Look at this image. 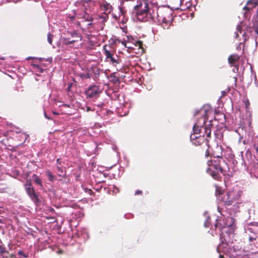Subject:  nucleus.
<instances>
[{
	"mask_svg": "<svg viewBox=\"0 0 258 258\" xmlns=\"http://www.w3.org/2000/svg\"><path fill=\"white\" fill-rule=\"evenodd\" d=\"M209 167L207 172L214 179L220 180L221 176L219 172L225 175L229 170L227 163L223 158H216L207 162Z\"/></svg>",
	"mask_w": 258,
	"mask_h": 258,
	"instance_id": "obj_1",
	"label": "nucleus"
},
{
	"mask_svg": "<svg viewBox=\"0 0 258 258\" xmlns=\"http://www.w3.org/2000/svg\"><path fill=\"white\" fill-rule=\"evenodd\" d=\"M154 7L147 0H143L135 7L137 19L142 22L147 21L149 19L155 18Z\"/></svg>",
	"mask_w": 258,
	"mask_h": 258,
	"instance_id": "obj_2",
	"label": "nucleus"
},
{
	"mask_svg": "<svg viewBox=\"0 0 258 258\" xmlns=\"http://www.w3.org/2000/svg\"><path fill=\"white\" fill-rule=\"evenodd\" d=\"M155 17L164 29H168L172 24V12L166 7L156 8Z\"/></svg>",
	"mask_w": 258,
	"mask_h": 258,
	"instance_id": "obj_3",
	"label": "nucleus"
},
{
	"mask_svg": "<svg viewBox=\"0 0 258 258\" xmlns=\"http://www.w3.org/2000/svg\"><path fill=\"white\" fill-rule=\"evenodd\" d=\"M201 120L202 121V123H200L199 121L198 122L196 123L192 128L193 134H195V136H197V134L200 133L203 134H206L207 138H210L211 135V127L212 125L211 124H209L208 125L205 124L206 122V112L205 111L204 113L202 114V116L201 117Z\"/></svg>",
	"mask_w": 258,
	"mask_h": 258,
	"instance_id": "obj_4",
	"label": "nucleus"
},
{
	"mask_svg": "<svg viewBox=\"0 0 258 258\" xmlns=\"http://www.w3.org/2000/svg\"><path fill=\"white\" fill-rule=\"evenodd\" d=\"M209 139L208 138H206L205 137V134H202V135H200L199 136H195V134H191L190 135V141L192 142V144L195 146H202L203 144H205L206 146L209 147Z\"/></svg>",
	"mask_w": 258,
	"mask_h": 258,
	"instance_id": "obj_5",
	"label": "nucleus"
},
{
	"mask_svg": "<svg viewBox=\"0 0 258 258\" xmlns=\"http://www.w3.org/2000/svg\"><path fill=\"white\" fill-rule=\"evenodd\" d=\"M234 201V193L233 191L226 193L220 200V201L224 202L226 206H228L232 205Z\"/></svg>",
	"mask_w": 258,
	"mask_h": 258,
	"instance_id": "obj_6",
	"label": "nucleus"
},
{
	"mask_svg": "<svg viewBox=\"0 0 258 258\" xmlns=\"http://www.w3.org/2000/svg\"><path fill=\"white\" fill-rule=\"evenodd\" d=\"M101 91L98 86L93 85L89 87L86 91L85 94L89 98H92L99 95Z\"/></svg>",
	"mask_w": 258,
	"mask_h": 258,
	"instance_id": "obj_7",
	"label": "nucleus"
},
{
	"mask_svg": "<svg viewBox=\"0 0 258 258\" xmlns=\"http://www.w3.org/2000/svg\"><path fill=\"white\" fill-rule=\"evenodd\" d=\"M258 5V0H248L246 5L243 7V10L245 11L244 15H246L247 12L253 10Z\"/></svg>",
	"mask_w": 258,
	"mask_h": 258,
	"instance_id": "obj_8",
	"label": "nucleus"
},
{
	"mask_svg": "<svg viewBox=\"0 0 258 258\" xmlns=\"http://www.w3.org/2000/svg\"><path fill=\"white\" fill-rule=\"evenodd\" d=\"M27 194L29 195L30 199L35 203L37 204L39 202L40 200L38 198V195L35 192L34 188L28 187L26 190Z\"/></svg>",
	"mask_w": 258,
	"mask_h": 258,
	"instance_id": "obj_9",
	"label": "nucleus"
},
{
	"mask_svg": "<svg viewBox=\"0 0 258 258\" xmlns=\"http://www.w3.org/2000/svg\"><path fill=\"white\" fill-rule=\"evenodd\" d=\"M222 149L221 146L217 145L212 150V155L213 159L222 158Z\"/></svg>",
	"mask_w": 258,
	"mask_h": 258,
	"instance_id": "obj_10",
	"label": "nucleus"
},
{
	"mask_svg": "<svg viewBox=\"0 0 258 258\" xmlns=\"http://www.w3.org/2000/svg\"><path fill=\"white\" fill-rule=\"evenodd\" d=\"M243 31V38L244 41H246L249 38V35H252V32L254 30L251 27V25L249 24L248 26L244 27L243 30H242Z\"/></svg>",
	"mask_w": 258,
	"mask_h": 258,
	"instance_id": "obj_11",
	"label": "nucleus"
},
{
	"mask_svg": "<svg viewBox=\"0 0 258 258\" xmlns=\"http://www.w3.org/2000/svg\"><path fill=\"white\" fill-rule=\"evenodd\" d=\"M225 218L222 217L218 218L215 223L214 226L215 229H219L220 230H222L224 228H226V223H225Z\"/></svg>",
	"mask_w": 258,
	"mask_h": 258,
	"instance_id": "obj_12",
	"label": "nucleus"
},
{
	"mask_svg": "<svg viewBox=\"0 0 258 258\" xmlns=\"http://www.w3.org/2000/svg\"><path fill=\"white\" fill-rule=\"evenodd\" d=\"M226 227H229L231 230H234L236 227L235 219L231 217H227L225 218Z\"/></svg>",
	"mask_w": 258,
	"mask_h": 258,
	"instance_id": "obj_13",
	"label": "nucleus"
},
{
	"mask_svg": "<svg viewBox=\"0 0 258 258\" xmlns=\"http://www.w3.org/2000/svg\"><path fill=\"white\" fill-rule=\"evenodd\" d=\"M192 6L190 0H180V9L182 11H185L189 9Z\"/></svg>",
	"mask_w": 258,
	"mask_h": 258,
	"instance_id": "obj_14",
	"label": "nucleus"
},
{
	"mask_svg": "<svg viewBox=\"0 0 258 258\" xmlns=\"http://www.w3.org/2000/svg\"><path fill=\"white\" fill-rule=\"evenodd\" d=\"M126 14L125 11L124 10V9L122 7L118 8V12L117 14L115 13H112V17L115 20H117L119 19L120 17L123 16V19H124L125 15Z\"/></svg>",
	"mask_w": 258,
	"mask_h": 258,
	"instance_id": "obj_15",
	"label": "nucleus"
},
{
	"mask_svg": "<svg viewBox=\"0 0 258 258\" xmlns=\"http://www.w3.org/2000/svg\"><path fill=\"white\" fill-rule=\"evenodd\" d=\"M253 29L256 35H258V16H255L252 18L251 22L249 24Z\"/></svg>",
	"mask_w": 258,
	"mask_h": 258,
	"instance_id": "obj_16",
	"label": "nucleus"
},
{
	"mask_svg": "<svg viewBox=\"0 0 258 258\" xmlns=\"http://www.w3.org/2000/svg\"><path fill=\"white\" fill-rule=\"evenodd\" d=\"M239 59V56L237 54L230 55L228 57V62L232 67H235L236 62Z\"/></svg>",
	"mask_w": 258,
	"mask_h": 258,
	"instance_id": "obj_17",
	"label": "nucleus"
},
{
	"mask_svg": "<svg viewBox=\"0 0 258 258\" xmlns=\"http://www.w3.org/2000/svg\"><path fill=\"white\" fill-rule=\"evenodd\" d=\"M226 194L224 193V191L222 189L221 187L216 186V195L219 201L223 197L224 195Z\"/></svg>",
	"mask_w": 258,
	"mask_h": 258,
	"instance_id": "obj_18",
	"label": "nucleus"
},
{
	"mask_svg": "<svg viewBox=\"0 0 258 258\" xmlns=\"http://www.w3.org/2000/svg\"><path fill=\"white\" fill-rule=\"evenodd\" d=\"M29 137V135L25 133H21L18 136L19 140L22 142V144L25 143Z\"/></svg>",
	"mask_w": 258,
	"mask_h": 258,
	"instance_id": "obj_19",
	"label": "nucleus"
},
{
	"mask_svg": "<svg viewBox=\"0 0 258 258\" xmlns=\"http://www.w3.org/2000/svg\"><path fill=\"white\" fill-rule=\"evenodd\" d=\"M78 41H79V39L70 40L69 39H68V38H63L62 40V43L64 45H69L70 44H73L75 42H77Z\"/></svg>",
	"mask_w": 258,
	"mask_h": 258,
	"instance_id": "obj_20",
	"label": "nucleus"
},
{
	"mask_svg": "<svg viewBox=\"0 0 258 258\" xmlns=\"http://www.w3.org/2000/svg\"><path fill=\"white\" fill-rule=\"evenodd\" d=\"M82 18L84 19L85 21L88 22H92L93 20V19L92 16L90 15L88 13L85 12L83 14Z\"/></svg>",
	"mask_w": 258,
	"mask_h": 258,
	"instance_id": "obj_21",
	"label": "nucleus"
},
{
	"mask_svg": "<svg viewBox=\"0 0 258 258\" xmlns=\"http://www.w3.org/2000/svg\"><path fill=\"white\" fill-rule=\"evenodd\" d=\"M109 61L114 66H116L117 64H119L121 62L120 59L117 56H116V57L112 56L109 59Z\"/></svg>",
	"mask_w": 258,
	"mask_h": 258,
	"instance_id": "obj_22",
	"label": "nucleus"
},
{
	"mask_svg": "<svg viewBox=\"0 0 258 258\" xmlns=\"http://www.w3.org/2000/svg\"><path fill=\"white\" fill-rule=\"evenodd\" d=\"M32 177L36 184L42 187V181L41 179L36 174H33Z\"/></svg>",
	"mask_w": 258,
	"mask_h": 258,
	"instance_id": "obj_23",
	"label": "nucleus"
},
{
	"mask_svg": "<svg viewBox=\"0 0 258 258\" xmlns=\"http://www.w3.org/2000/svg\"><path fill=\"white\" fill-rule=\"evenodd\" d=\"M103 49L104 50V54L106 56V58L109 59L113 56L112 54L109 50L107 49L106 45H105L103 47Z\"/></svg>",
	"mask_w": 258,
	"mask_h": 258,
	"instance_id": "obj_24",
	"label": "nucleus"
},
{
	"mask_svg": "<svg viewBox=\"0 0 258 258\" xmlns=\"http://www.w3.org/2000/svg\"><path fill=\"white\" fill-rule=\"evenodd\" d=\"M243 26L238 25L236 27V32H235V38H237L239 36V33H242Z\"/></svg>",
	"mask_w": 258,
	"mask_h": 258,
	"instance_id": "obj_25",
	"label": "nucleus"
},
{
	"mask_svg": "<svg viewBox=\"0 0 258 258\" xmlns=\"http://www.w3.org/2000/svg\"><path fill=\"white\" fill-rule=\"evenodd\" d=\"M70 33L73 37L78 38L79 40H81L82 39V36L80 35L76 31L70 32Z\"/></svg>",
	"mask_w": 258,
	"mask_h": 258,
	"instance_id": "obj_26",
	"label": "nucleus"
},
{
	"mask_svg": "<svg viewBox=\"0 0 258 258\" xmlns=\"http://www.w3.org/2000/svg\"><path fill=\"white\" fill-rule=\"evenodd\" d=\"M110 78H111V81L114 83H119V79L118 77L115 76L114 74H112L110 75Z\"/></svg>",
	"mask_w": 258,
	"mask_h": 258,
	"instance_id": "obj_27",
	"label": "nucleus"
},
{
	"mask_svg": "<svg viewBox=\"0 0 258 258\" xmlns=\"http://www.w3.org/2000/svg\"><path fill=\"white\" fill-rule=\"evenodd\" d=\"M5 253H8V252L6 250V248L4 246L0 245V258H4L3 254Z\"/></svg>",
	"mask_w": 258,
	"mask_h": 258,
	"instance_id": "obj_28",
	"label": "nucleus"
},
{
	"mask_svg": "<svg viewBox=\"0 0 258 258\" xmlns=\"http://www.w3.org/2000/svg\"><path fill=\"white\" fill-rule=\"evenodd\" d=\"M99 18L102 20L103 22H106L108 19V15L106 13H104L99 16Z\"/></svg>",
	"mask_w": 258,
	"mask_h": 258,
	"instance_id": "obj_29",
	"label": "nucleus"
},
{
	"mask_svg": "<svg viewBox=\"0 0 258 258\" xmlns=\"http://www.w3.org/2000/svg\"><path fill=\"white\" fill-rule=\"evenodd\" d=\"M57 169L59 172L58 174V176H59L60 177H63L65 175V173H64V172H63V168L61 167L57 166Z\"/></svg>",
	"mask_w": 258,
	"mask_h": 258,
	"instance_id": "obj_30",
	"label": "nucleus"
},
{
	"mask_svg": "<svg viewBox=\"0 0 258 258\" xmlns=\"http://www.w3.org/2000/svg\"><path fill=\"white\" fill-rule=\"evenodd\" d=\"M80 76L83 79H88L91 77V75L89 73H82L80 75Z\"/></svg>",
	"mask_w": 258,
	"mask_h": 258,
	"instance_id": "obj_31",
	"label": "nucleus"
},
{
	"mask_svg": "<svg viewBox=\"0 0 258 258\" xmlns=\"http://www.w3.org/2000/svg\"><path fill=\"white\" fill-rule=\"evenodd\" d=\"M25 187L26 190H27V188L28 187L33 188L32 187V183L30 180H27V182H26V184H25Z\"/></svg>",
	"mask_w": 258,
	"mask_h": 258,
	"instance_id": "obj_32",
	"label": "nucleus"
},
{
	"mask_svg": "<svg viewBox=\"0 0 258 258\" xmlns=\"http://www.w3.org/2000/svg\"><path fill=\"white\" fill-rule=\"evenodd\" d=\"M52 39H53V35L49 33L47 34V41L48 42L51 44L52 43Z\"/></svg>",
	"mask_w": 258,
	"mask_h": 258,
	"instance_id": "obj_33",
	"label": "nucleus"
},
{
	"mask_svg": "<svg viewBox=\"0 0 258 258\" xmlns=\"http://www.w3.org/2000/svg\"><path fill=\"white\" fill-rule=\"evenodd\" d=\"M135 45L136 46L139 47V48L142 49L143 48V42L140 40H138V41H136V42L135 43Z\"/></svg>",
	"mask_w": 258,
	"mask_h": 258,
	"instance_id": "obj_34",
	"label": "nucleus"
},
{
	"mask_svg": "<svg viewBox=\"0 0 258 258\" xmlns=\"http://www.w3.org/2000/svg\"><path fill=\"white\" fill-rule=\"evenodd\" d=\"M47 175L48 176V178H49V180L51 181H52L53 180V178H54V176L53 175L51 174V173L50 172H48L47 173Z\"/></svg>",
	"mask_w": 258,
	"mask_h": 258,
	"instance_id": "obj_35",
	"label": "nucleus"
},
{
	"mask_svg": "<svg viewBox=\"0 0 258 258\" xmlns=\"http://www.w3.org/2000/svg\"><path fill=\"white\" fill-rule=\"evenodd\" d=\"M18 254L19 255H22L23 256L25 257H27L28 256V255L27 254H26V253H25L22 250H19L18 252Z\"/></svg>",
	"mask_w": 258,
	"mask_h": 258,
	"instance_id": "obj_36",
	"label": "nucleus"
},
{
	"mask_svg": "<svg viewBox=\"0 0 258 258\" xmlns=\"http://www.w3.org/2000/svg\"><path fill=\"white\" fill-rule=\"evenodd\" d=\"M210 225V222L208 220V219H207L206 222L204 223V226L205 227H209Z\"/></svg>",
	"mask_w": 258,
	"mask_h": 258,
	"instance_id": "obj_37",
	"label": "nucleus"
},
{
	"mask_svg": "<svg viewBox=\"0 0 258 258\" xmlns=\"http://www.w3.org/2000/svg\"><path fill=\"white\" fill-rule=\"evenodd\" d=\"M94 109H92L90 107L87 106L86 108V111L89 112L90 111H94Z\"/></svg>",
	"mask_w": 258,
	"mask_h": 258,
	"instance_id": "obj_38",
	"label": "nucleus"
},
{
	"mask_svg": "<svg viewBox=\"0 0 258 258\" xmlns=\"http://www.w3.org/2000/svg\"><path fill=\"white\" fill-rule=\"evenodd\" d=\"M142 194V191L141 190H137L136 192H135V195H141Z\"/></svg>",
	"mask_w": 258,
	"mask_h": 258,
	"instance_id": "obj_39",
	"label": "nucleus"
},
{
	"mask_svg": "<svg viewBox=\"0 0 258 258\" xmlns=\"http://www.w3.org/2000/svg\"><path fill=\"white\" fill-rule=\"evenodd\" d=\"M56 162L58 164L60 165L61 164V162L60 161V159H57V160H56Z\"/></svg>",
	"mask_w": 258,
	"mask_h": 258,
	"instance_id": "obj_40",
	"label": "nucleus"
},
{
	"mask_svg": "<svg viewBox=\"0 0 258 258\" xmlns=\"http://www.w3.org/2000/svg\"><path fill=\"white\" fill-rule=\"evenodd\" d=\"M209 154H210V151H208V150H207L206 151V156H208Z\"/></svg>",
	"mask_w": 258,
	"mask_h": 258,
	"instance_id": "obj_41",
	"label": "nucleus"
},
{
	"mask_svg": "<svg viewBox=\"0 0 258 258\" xmlns=\"http://www.w3.org/2000/svg\"><path fill=\"white\" fill-rule=\"evenodd\" d=\"M44 115H45V117L46 118H47V119H50L49 117H48V116H47V115H46L45 113L44 114Z\"/></svg>",
	"mask_w": 258,
	"mask_h": 258,
	"instance_id": "obj_42",
	"label": "nucleus"
},
{
	"mask_svg": "<svg viewBox=\"0 0 258 258\" xmlns=\"http://www.w3.org/2000/svg\"><path fill=\"white\" fill-rule=\"evenodd\" d=\"M92 23L91 22L88 24V27H90L91 26H92Z\"/></svg>",
	"mask_w": 258,
	"mask_h": 258,
	"instance_id": "obj_43",
	"label": "nucleus"
},
{
	"mask_svg": "<svg viewBox=\"0 0 258 258\" xmlns=\"http://www.w3.org/2000/svg\"><path fill=\"white\" fill-rule=\"evenodd\" d=\"M33 66H34V67H36V68H38V67L37 64H34Z\"/></svg>",
	"mask_w": 258,
	"mask_h": 258,
	"instance_id": "obj_44",
	"label": "nucleus"
},
{
	"mask_svg": "<svg viewBox=\"0 0 258 258\" xmlns=\"http://www.w3.org/2000/svg\"><path fill=\"white\" fill-rule=\"evenodd\" d=\"M118 41V42H120V40L119 39H116L115 42Z\"/></svg>",
	"mask_w": 258,
	"mask_h": 258,
	"instance_id": "obj_45",
	"label": "nucleus"
},
{
	"mask_svg": "<svg viewBox=\"0 0 258 258\" xmlns=\"http://www.w3.org/2000/svg\"><path fill=\"white\" fill-rule=\"evenodd\" d=\"M52 113L54 114H58V113H56L54 111H53Z\"/></svg>",
	"mask_w": 258,
	"mask_h": 258,
	"instance_id": "obj_46",
	"label": "nucleus"
},
{
	"mask_svg": "<svg viewBox=\"0 0 258 258\" xmlns=\"http://www.w3.org/2000/svg\"><path fill=\"white\" fill-rule=\"evenodd\" d=\"M220 258H224V256H223V255H220Z\"/></svg>",
	"mask_w": 258,
	"mask_h": 258,
	"instance_id": "obj_47",
	"label": "nucleus"
},
{
	"mask_svg": "<svg viewBox=\"0 0 258 258\" xmlns=\"http://www.w3.org/2000/svg\"><path fill=\"white\" fill-rule=\"evenodd\" d=\"M71 19L72 20H74L75 19V17H71Z\"/></svg>",
	"mask_w": 258,
	"mask_h": 258,
	"instance_id": "obj_48",
	"label": "nucleus"
},
{
	"mask_svg": "<svg viewBox=\"0 0 258 258\" xmlns=\"http://www.w3.org/2000/svg\"><path fill=\"white\" fill-rule=\"evenodd\" d=\"M247 104H249V101H247L246 104H245V105H247Z\"/></svg>",
	"mask_w": 258,
	"mask_h": 258,
	"instance_id": "obj_49",
	"label": "nucleus"
},
{
	"mask_svg": "<svg viewBox=\"0 0 258 258\" xmlns=\"http://www.w3.org/2000/svg\"><path fill=\"white\" fill-rule=\"evenodd\" d=\"M247 104H249V101H247L246 104H245V105H247Z\"/></svg>",
	"mask_w": 258,
	"mask_h": 258,
	"instance_id": "obj_50",
	"label": "nucleus"
},
{
	"mask_svg": "<svg viewBox=\"0 0 258 258\" xmlns=\"http://www.w3.org/2000/svg\"><path fill=\"white\" fill-rule=\"evenodd\" d=\"M247 104H249V101H247L246 104H245V105H247Z\"/></svg>",
	"mask_w": 258,
	"mask_h": 258,
	"instance_id": "obj_51",
	"label": "nucleus"
},
{
	"mask_svg": "<svg viewBox=\"0 0 258 258\" xmlns=\"http://www.w3.org/2000/svg\"><path fill=\"white\" fill-rule=\"evenodd\" d=\"M31 58V57H28V59H30Z\"/></svg>",
	"mask_w": 258,
	"mask_h": 258,
	"instance_id": "obj_52",
	"label": "nucleus"
},
{
	"mask_svg": "<svg viewBox=\"0 0 258 258\" xmlns=\"http://www.w3.org/2000/svg\"><path fill=\"white\" fill-rule=\"evenodd\" d=\"M65 106H69V105H67L66 104L64 105Z\"/></svg>",
	"mask_w": 258,
	"mask_h": 258,
	"instance_id": "obj_53",
	"label": "nucleus"
},
{
	"mask_svg": "<svg viewBox=\"0 0 258 258\" xmlns=\"http://www.w3.org/2000/svg\"><path fill=\"white\" fill-rule=\"evenodd\" d=\"M40 72L42 73V70H41Z\"/></svg>",
	"mask_w": 258,
	"mask_h": 258,
	"instance_id": "obj_54",
	"label": "nucleus"
},
{
	"mask_svg": "<svg viewBox=\"0 0 258 258\" xmlns=\"http://www.w3.org/2000/svg\"><path fill=\"white\" fill-rule=\"evenodd\" d=\"M223 95H224V92H223Z\"/></svg>",
	"mask_w": 258,
	"mask_h": 258,
	"instance_id": "obj_55",
	"label": "nucleus"
}]
</instances>
